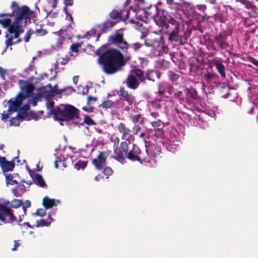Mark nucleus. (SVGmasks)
<instances>
[{
  "mask_svg": "<svg viewBox=\"0 0 258 258\" xmlns=\"http://www.w3.org/2000/svg\"><path fill=\"white\" fill-rule=\"evenodd\" d=\"M39 118V116L37 114V112H35L33 111H30L29 112V114L26 120H30L31 119H34L35 120H37Z\"/></svg>",
  "mask_w": 258,
  "mask_h": 258,
  "instance_id": "obj_52",
  "label": "nucleus"
},
{
  "mask_svg": "<svg viewBox=\"0 0 258 258\" xmlns=\"http://www.w3.org/2000/svg\"><path fill=\"white\" fill-rule=\"evenodd\" d=\"M121 11H118L116 10L113 9L109 14V16L113 20H116L121 17Z\"/></svg>",
  "mask_w": 258,
  "mask_h": 258,
  "instance_id": "obj_48",
  "label": "nucleus"
},
{
  "mask_svg": "<svg viewBox=\"0 0 258 258\" xmlns=\"http://www.w3.org/2000/svg\"><path fill=\"white\" fill-rule=\"evenodd\" d=\"M11 8V13L0 14V24L5 28L8 27L7 31L10 35L14 34L13 38H19L20 35L24 32L23 26L26 25L32 12L26 6L20 8L15 2L12 3Z\"/></svg>",
  "mask_w": 258,
  "mask_h": 258,
  "instance_id": "obj_1",
  "label": "nucleus"
},
{
  "mask_svg": "<svg viewBox=\"0 0 258 258\" xmlns=\"http://www.w3.org/2000/svg\"><path fill=\"white\" fill-rule=\"evenodd\" d=\"M151 124L153 129H158V128H162L163 127V122H162L159 119L157 121H152Z\"/></svg>",
  "mask_w": 258,
  "mask_h": 258,
  "instance_id": "obj_56",
  "label": "nucleus"
},
{
  "mask_svg": "<svg viewBox=\"0 0 258 258\" xmlns=\"http://www.w3.org/2000/svg\"><path fill=\"white\" fill-rule=\"evenodd\" d=\"M60 204V201L54 199H50L48 196H45L43 199L42 205L45 210L52 208Z\"/></svg>",
  "mask_w": 258,
  "mask_h": 258,
  "instance_id": "obj_25",
  "label": "nucleus"
},
{
  "mask_svg": "<svg viewBox=\"0 0 258 258\" xmlns=\"http://www.w3.org/2000/svg\"><path fill=\"white\" fill-rule=\"evenodd\" d=\"M125 83L128 88L133 90L137 89L140 85L139 82L133 74H130L127 76Z\"/></svg>",
  "mask_w": 258,
  "mask_h": 258,
  "instance_id": "obj_24",
  "label": "nucleus"
},
{
  "mask_svg": "<svg viewBox=\"0 0 258 258\" xmlns=\"http://www.w3.org/2000/svg\"><path fill=\"white\" fill-rule=\"evenodd\" d=\"M50 224V221H46L45 220L43 219H41L39 220H37L36 221V227H44V226H49Z\"/></svg>",
  "mask_w": 258,
  "mask_h": 258,
  "instance_id": "obj_47",
  "label": "nucleus"
},
{
  "mask_svg": "<svg viewBox=\"0 0 258 258\" xmlns=\"http://www.w3.org/2000/svg\"><path fill=\"white\" fill-rule=\"evenodd\" d=\"M121 17L123 21L126 22L129 18L130 12L127 10L123 9L121 10Z\"/></svg>",
  "mask_w": 258,
  "mask_h": 258,
  "instance_id": "obj_53",
  "label": "nucleus"
},
{
  "mask_svg": "<svg viewBox=\"0 0 258 258\" xmlns=\"http://www.w3.org/2000/svg\"><path fill=\"white\" fill-rule=\"evenodd\" d=\"M130 118L135 125L142 124L144 123V117L139 114L131 115Z\"/></svg>",
  "mask_w": 258,
  "mask_h": 258,
  "instance_id": "obj_36",
  "label": "nucleus"
},
{
  "mask_svg": "<svg viewBox=\"0 0 258 258\" xmlns=\"http://www.w3.org/2000/svg\"><path fill=\"white\" fill-rule=\"evenodd\" d=\"M26 187L23 184L18 183L17 186L13 188L12 191L16 197H21L22 195L25 192Z\"/></svg>",
  "mask_w": 258,
  "mask_h": 258,
  "instance_id": "obj_28",
  "label": "nucleus"
},
{
  "mask_svg": "<svg viewBox=\"0 0 258 258\" xmlns=\"http://www.w3.org/2000/svg\"><path fill=\"white\" fill-rule=\"evenodd\" d=\"M57 64H58V62H57V61H56V62L54 64V68H52L51 69H50L49 70L50 74L52 75V76L48 79L49 81L54 80L56 78V77L57 76V70L58 69Z\"/></svg>",
  "mask_w": 258,
  "mask_h": 258,
  "instance_id": "obj_41",
  "label": "nucleus"
},
{
  "mask_svg": "<svg viewBox=\"0 0 258 258\" xmlns=\"http://www.w3.org/2000/svg\"><path fill=\"white\" fill-rule=\"evenodd\" d=\"M6 38H7L5 44L6 46V48H8L9 46H11L14 44H16L22 41V39L21 38H18L17 41L15 42L13 41V36L10 35L8 33H7L5 35Z\"/></svg>",
  "mask_w": 258,
  "mask_h": 258,
  "instance_id": "obj_35",
  "label": "nucleus"
},
{
  "mask_svg": "<svg viewBox=\"0 0 258 258\" xmlns=\"http://www.w3.org/2000/svg\"><path fill=\"white\" fill-rule=\"evenodd\" d=\"M123 39L122 33H116L114 35H111L108 38V42L110 44H119L121 42Z\"/></svg>",
  "mask_w": 258,
  "mask_h": 258,
  "instance_id": "obj_30",
  "label": "nucleus"
},
{
  "mask_svg": "<svg viewBox=\"0 0 258 258\" xmlns=\"http://www.w3.org/2000/svg\"><path fill=\"white\" fill-rule=\"evenodd\" d=\"M203 113H205L211 117H213L216 116L215 110L214 109V108H213V109L206 108L203 111Z\"/></svg>",
  "mask_w": 258,
  "mask_h": 258,
  "instance_id": "obj_57",
  "label": "nucleus"
},
{
  "mask_svg": "<svg viewBox=\"0 0 258 258\" xmlns=\"http://www.w3.org/2000/svg\"><path fill=\"white\" fill-rule=\"evenodd\" d=\"M108 155V153L106 152H100L97 159L92 160V163L97 169L101 171L102 170L103 167L106 165V159Z\"/></svg>",
  "mask_w": 258,
  "mask_h": 258,
  "instance_id": "obj_17",
  "label": "nucleus"
},
{
  "mask_svg": "<svg viewBox=\"0 0 258 258\" xmlns=\"http://www.w3.org/2000/svg\"><path fill=\"white\" fill-rule=\"evenodd\" d=\"M15 165L14 160L9 161L5 157L0 156V166L4 174L7 172L13 170Z\"/></svg>",
  "mask_w": 258,
  "mask_h": 258,
  "instance_id": "obj_20",
  "label": "nucleus"
},
{
  "mask_svg": "<svg viewBox=\"0 0 258 258\" xmlns=\"http://www.w3.org/2000/svg\"><path fill=\"white\" fill-rule=\"evenodd\" d=\"M179 24L177 22L171 24L162 31L168 36L169 41L174 42L175 45H181L185 41L184 34L179 30Z\"/></svg>",
  "mask_w": 258,
  "mask_h": 258,
  "instance_id": "obj_9",
  "label": "nucleus"
},
{
  "mask_svg": "<svg viewBox=\"0 0 258 258\" xmlns=\"http://www.w3.org/2000/svg\"><path fill=\"white\" fill-rule=\"evenodd\" d=\"M42 95L46 98L58 95L60 97L62 96H68L76 91L72 87H65L62 89L55 90L52 88L50 84H48L45 86H42L39 89Z\"/></svg>",
  "mask_w": 258,
  "mask_h": 258,
  "instance_id": "obj_11",
  "label": "nucleus"
},
{
  "mask_svg": "<svg viewBox=\"0 0 258 258\" xmlns=\"http://www.w3.org/2000/svg\"><path fill=\"white\" fill-rule=\"evenodd\" d=\"M171 87L166 82H161L158 84V93L160 95L168 97L171 94Z\"/></svg>",
  "mask_w": 258,
  "mask_h": 258,
  "instance_id": "obj_23",
  "label": "nucleus"
},
{
  "mask_svg": "<svg viewBox=\"0 0 258 258\" xmlns=\"http://www.w3.org/2000/svg\"><path fill=\"white\" fill-rule=\"evenodd\" d=\"M116 24V22L107 20L102 24L96 25L90 31L85 33L84 38L89 39L91 37H96V41H98L102 33H106L109 29L113 27Z\"/></svg>",
  "mask_w": 258,
  "mask_h": 258,
  "instance_id": "obj_10",
  "label": "nucleus"
},
{
  "mask_svg": "<svg viewBox=\"0 0 258 258\" xmlns=\"http://www.w3.org/2000/svg\"><path fill=\"white\" fill-rule=\"evenodd\" d=\"M152 10L154 11L156 13L151 16V18L153 19L157 26L161 28L162 31L166 29V27H168L170 24L177 22L164 10L158 9L157 7H153Z\"/></svg>",
  "mask_w": 258,
  "mask_h": 258,
  "instance_id": "obj_8",
  "label": "nucleus"
},
{
  "mask_svg": "<svg viewBox=\"0 0 258 258\" xmlns=\"http://www.w3.org/2000/svg\"><path fill=\"white\" fill-rule=\"evenodd\" d=\"M62 31H63L62 29H60L59 31L54 32L55 34H58V37L57 38V42H56V47L58 48V49H59L60 48L61 45L62 44V41L64 39V38L63 36L59 35V33L60 32H62Z\"/></svg>",
  "mask_w": 258,
  "mask_h": 258,
  "instance_id": "obj_45",
  "label": "nucleus"
},
{
  "mask_svg": "<svg viewBox=\"0 0 258 258\" xmlns=\"http://www.w3.org/2000/svg\"><path fill=\"white\" fill-rule=\"evenodd\" d=\"M16 219L12 209L0 203V221L5 224H12Z\"/></svg>",
  "mask_w": 258,
  "mask_h": 258,
  "instance_id": "obj_14",
  "label": "nucleus"
},
{
  "mask_svg": "<svg viewBox=\"0 0 258 258\" xmlns=\"http://www.w3.org/2000/svg\"><path fill=\"white\" fill-rule=\"evenodd\" d=\"M33 181L35 184L41 187L47 188V186L43 179L42 176L39 173L36 174V177H35V179Z\"/></svg>",
  "mask_w": 258,
  "mask_h": 258,
  "instance_id": "obj_34",
  "label": "nucleus"
},
{
  "mask_svg": "<svg viewBox=\"0 0 258 258\" xmlns=\"http://www.w3.org/2000/svg\"><path fill=\"white\" fill-rule=\"evenodd\" d=\"M174 97L175 98L180 100L181 103L184 104L185 103V96L183 95V92L178 91L174 94Z\"/></svg>",
  "mask_w": 258,
  "mask_h": 258,
  "instance_id": "obj_51",
  "label": "nucleus"
},
{
  "mask_svg": "<svg viewBox=\"0 0 258 258\" xmlns=\"http://www.w3.org/2000/svg\"><path fill=\"white\" fill-rule=\"evenodd\" d=\"M150 113L151 116H152L153 118H157L159 116L160 114L163 113L162 112H160L158 110H153L152 108H150Z\"/></svg>",
  "mask_w": 258,
  "mask_h": 258,
  "instance_id": "obj_58",
  "label": "nucleus"
},
{
  "mask_svg": "<svg viewBox=\"0 0 258 258\" xmlns=\"http://www.w3.org/2000/svg\"><path fill=\"white\" fill-rule=\"evenodd\" d=\"M82 109L84 111H86L88 113H91V112H93L94 111V107L93 106H90L89 104V105H87V106H84L82 108Z\"/></svg>",
  "mask_w": 258,
  "mask_h": 258,
  "instance_id": "obj_63",
  "label": "nucleus"
},
{
  "mask_svg": "<svg viewBox=\"0 0 258 258\" xmlns=\"http://www.w3.org/2000/svg\"><path fill=\"white\" fill-rule=\"evenodd\" d=\"M120 93L119 94V92L117 91H112L111 94H108V96H115V95H118L119 96V98H123L125 96H126L127 95H129L128 92L126 91H125L123 88H121L120 90Z\"/></svg>",
  "mask_w": 258,
  "mask_h": 258,
  "instance_id": "obj_39",
  "label": "nucleus"
},
{
  "mask_svg": "<svg viewBox=\"0 0 258 258\" xmlns=\"http://www.w3.org/2000/svg\"><path fill=\"white\" fill-rule=\"evenodd\" d=\"M218 77V76L212 71H207V73H204L203 75V78L207 83H210Z\"/></svg>",
  "mask_w": 258,
  "mask_h": 258,
  "instance_id": "obj_33",
  "label": "nucleus"
},
{
  "mask_svg": "<svg viewBox=\"0 0 258 258\" xmlns=\"http://www.w3.org/2000/svg\"><path fill=\"white\" fill-rule=\"evenodd\" d=\"M227 36V33L224 31L214 36V43L216 45L214 46V50L219 51L226 48L228 45Z\"/></svg>",
  "mask_w": 258,
  "mask_h": 258,
  "instance_id": "obj_15",
  "label": "nucleus"
},
{
  "mask_svg": "<svg viewBox=\"0 0 258 258\" xmlns=\"http://www.w3.org/2000/svg\"><path fill=\"white\" fill-rule=\"evenodd\" d=\"M35 89V87L34 83L28 82V86H27V89H26L25 93L23 92L22 91L19 92L22 93V95L20 96V97H21V98L23 96H26V98L32 96L34 94L33 93V91H34Z\"/></svg>",
  "mask_w": 258,
  "mask_h": 258,
  "instance_id": "obj_32",
  "label": "nucleus"
},
{
  "mask_svg": "<svg viewBox=\"0 0 258 258\" xmlns=\"http://www.w3.org/2000/svg\"><path fill=\"white\" fill-rule=\"evenodd\" d=\"M213 63L215 66L221 76L223 78L226 77L225 67L219 59H214Z\"/></svg>",
  "mask_w": 258,
  "mask_h": 258,
  "instance_id": "obj_29",
  "label": "nucleus"
},
{
  "mask_svg": "<svg viewBox=\"0 0 258 258\" xmlns=\"http://www.w3.org/2000/svg\"><path fill=\"white\" fill-rule=\"evenodd\" d=\"M181 2L180 6L183 14L184 17L187 19L186 22H191L193 20L199 18L200 14L197 13L196 8L194 5L184 0H181Z\"/></svg>",
  "mask_w": 258,
  "mask_h": 258,
  "instance_id": "obj_13",
  "label": "nucleus"
},
{
  "mask_svg": "<svg viewBox=\"0 0 258 258\" xmlns=\"http://www.w3.org/2000/svg\"><path fill=\"white\" fill-rule=\"evenodd\" d=\"M22 93H19L14 98H11L8 102L9 107L7 111H4L2 115V120L4 122L8 121V119L12 112H17V117H20L21 121L27 120L29 113L27 111L29 109V104H26L22 106L23 101L26 98V96H20Z\"/></svg>",
  "mask_w": 258,
  "mask_h": 258,
  "instance_id": "obj_6",
  "label": "nucleus"
},
{
  "mask_svg": "<svg viewBox=\"0 0 258 258\" xmlns=\"http://www.w3.org/2000/svg\"><path fill=\"white\" fill-rule=\"evenodd\" d=\"M87 161H83L80 160L75 164L74 167L77 170H84L87 166Z\"/></svg>",
  "mask_w": 258,
  "mask_h": 258,
  "instance_id": "obj_40",
  "label": "nucleus"
},
{
  "mask_svg": "<svg viewBox=\"0 0 258 258\" xmlns=\"http://www.w3.org/2000/svg\"><path fill=\"white\" fill-rule=\"evenodd\" d=\"M95 54L98 56V63L102 66L103 71L107 74L115 73L125 64L123 54L119 50L106 49L104 45L96 50Z\"/></svg>",
  "mask_w": 258,
  "mask_h": 258,
  "instance_id": "obj_3",
  "label": "nucleus"
},
{
  "mask_svg": "<svg viewBox=\"0 0 258 258\" xmlns=\"http://www.w3.org/2000/svg\"><path fill=\"white\" fill-rule=\"evenodd\" d=\"M22 121L20 120V117H17V115L16 116L12 117L10 120L9 126H18L20 124V122Z\"/></svg>",
  "mask_w": 258,
  "mask_h": 258,
  "instance_id": "obj_49",
  "label": "nucleus"
},
{
  "mask_svg": "<svg viewBox=\"0 0 258 258\" xmlns=\"http://www.w3.org/2000/svg\"><path fill=\"white\" fill-rule=\"evenodd\" d=\"M161 73L158 70H148L146 72V80L154 82V78L156 77L159 79L161 77Z\"/></svg>",
  "mask_w": 258,
  "mask_h": 258,
  "instance_id": "obj_26",
  "label": "nucleus"
},
{
  "mask_svg": "<svg viewBox=\"0 0 258 258\" xmlns=\"http://www.w3.org/2000/svg\"><path fill=\"white\" fill-rule=\"evenodd\" d=\"M102 170L103 173L105 175L107 176L106 177V178H108V176H110L112 174V172H113L112 169L108 166H105L103 167V169Z\"/></svg>",
  "mask_w": 258,
  "mask_h": 258,
  "instance_id": "obj_55",
  "label": "nucleus"
},
{
  "mask_svg": "<svg viewBox=\"0 0 258 258\" xmlns=\"http://www.w3.org/2000/svg\"><path fill=\"white\" fill-rule=\"evenodd\" d=\"M118 130L120 133L124 131L125 130H128L125 127V125L122 122H121L118 125Z\"/></svg>",
  "mask_w": 258,
  "mask_h": 258,
  "instance_id": "obj_64",
  "label": "nucleus"
},
{
  "mask_svg": "<svg viewBox=\"0 0 258 258\" xmlns=\"http://www.w3.org/2000/svg\"><path fill=\"white\" fill-rule=\"evenodd\" d=\"M80 120H79V123L76 125V126L80 127L81 126L84 125V124H87L88 125L96 124L95 121L89 116L86 115L84 116V121L82 122H80Z\"/></svg>",
  "mask_w": 258,
  "mask_h": 258,
  "instance_id": "obj_37",
  "label": "nucleus"
},
{
  "mask_svg": "<svg viewBox=\"0 0 258 258\" xmlns=\"http://www.w3.org/2000/svg\"><path fill=\"white\" fill-rule=\"evenodd\" d=\"M184 93L185 96V102L188 104L194 103V101L197 100L199 98L197 91L195 88L192 87L186 89Z\"/></svg>",
  "mask_w": 258,
  "mask_h": 258,
  "instance_id": "obj_19",
  "label": "nucleus"
},
{
  "mask_svg": "<svg viewBox=\"0 0 258 258\" xmlns=\"http://www.w3.org/2000/svg\"><path fill=\"white\" fill-rule=\"evenodd\" d=\"M166 136L167 140L169 142L178 143L179 135L177 129L174 127H168L166 129Z\"/></svg>",
  "mask_w": 258,
  "mask_h": 258,
  "instance_id": "obj_21",
  "label": "nucleus"
},
{
  "mask_svg": "<svg viewBox=\"0 0 258 258\" xmlns=\"http://www.w3.org/2000/svg\"><path fill=\"white\" fill-rule=\"evenodd\" d=\"M47 98V101L46 102V106L47 108L48 109H49V111L50 110L55 109L54 108V101H52V100H49L48 99V98Z\"/></svg>",
  "mask_w": 258,
  "mask_h": 258,
  "instance_id": "obj_60",
  "label": "nucleus"
},
{
  "mask_svg": "<svg viewBox=\"0 0 258 258\" xmlns=\"http://www.w3.org/2000/svg\"><path fill=\"white\" fill-rule=\"evenodd\" d=\"M96 146H93L92 145H89V144H87L86 145V149H80V151L81 152H85L86 155L88 156V157L90 156V155L93 152V151L94 150L95 147Z\"/></svg>",
  "mask_w": 258,
  "mask_h": 258,
  "instance_id": "obj_43",
  "label": "nucleus"
},
{
  "mask_svg": "<svg viewBox=\"0 0 258 258\" xmlns=\"http://www.w3.org/2000/svg\"><path fill=\"white\" fill-rule=\"evenodd\" d=\"M133 139L134 137L133 135H129L125 141L122 142L120 143L119 148H116L114 150L115 155L111 156V157L123 163L125 160V157H127V154L132 146L130 142Z\"/></svg>",
  "mask_w": 258,
  "mask_h": 258,
  "instance_id": "obj_12",
  "label": "nucleus"
},
{
  "mask_svg": "<svg viewBox=\"0 0 258 258\" xmlns=\"http://www.w3.org/2000/svg\"><path fill=\"white\" fill-rule=\"evenodd\" d=\"M46 210L43 209H38L35 213H33L32 215H37L40 217H44L46 215Z\"/></svg>",
  "mask_w": 258,
  "mask_h": 258,
  "instance_id": "obj_59",
  "label": "nucleus"
},
{
  "mask_svg": "<svg viewBox=\"0 0 258 258\" xmlns=\"http://www.w3.org/2000/svg\"><path fill=\"white\" fill-rule=\"evenodd\" d=\"M121 103V102L120 101L117 102V100H107L106 101H104L103 102H102L99 105V107H101L105 109H120L119 106H122Z\"/></svg>",
  "mask_w": 258,
  "mask_h": 258,
  "instance_id": "obj_22",
  "label": "nucleus"
},
{
  "mask_svg": "<svg viewBox=\"0 0 258 258\" xmlns=\"http://www.w3.org/2000/svg\"><path fill=\"white\" fill-rule=\"evenodd\" d=\"M28 81H24L23 80H20L19 81V84L21 91L25 93L26 89H27V86H28Z\"/></svg>",
  "mask_w": 258,
  "mask_h": 258,
  "instance_id": "obj_54",
  "label": "nucleus"
},
{
  "mask_svg": "<svg viewBox=\"0 0 258 258\" xmlns=\"http://www.w3.org/2000/svg\"><path fill=\"white\" fill-rule=\"evenodd\" d=\"M117 102H121V106H119L120 109H124L125 111L130 110L132 107V105L135 101L134 97L131 94H129L123 98H120L119 99H117Z\"/></svg>",
  "mask_w": 258,
  "mask_h": 258,
  "instance_id": "obj_18",
  "label": "nucleus"
},
{
  "mask_svg": "<svg viewBox=\"0 0 258 258\" xmlns=\"http://www.w3.org/2000/svg\"><path fill=\"white\" fill-rule=\"evenodd\" d=\"M178 146V143L165 141L164 143V147L162 148V150L165 149L167 151L174 153L176 151Z\"/></svg>",
  "mask_w": 258,
  "mask_h": 258,
  "instance_id": "obj_31",
  "label": "nucleus"
},
{
  "mask_svg": "<svg viewBox=\"0 0 258 258\" xmlns=\"http://www.w3.org/2000/svg\"><path fill=\"white\" fill-rule=\"evenodd\" d=\"M6 184L8 186L9 184L14 185L18 184V182L16 179H14V176L12 175V174L5 173Z\"/></svg>",
  "mask_w": 258,
  "mask_h": 258,
  "instance_id": "obj_38",
  "label": "nucleus"
},
{
  "mask_svg": "<svg viewBox=\"0 0 258 258\" xmlns=\"http://www.w3.org/2000/svg\"><path fill=\"white\" fill-rule=\"evenodd\" d=\"M145 156L144 153L141 152L140 148L135 144H132L131 147L127 154V158L132 161H139L142 164H152L156 163L155 158L156 156H152L148 154L146 151Z\"/></svg>",
  "mask_w": 258,
  "mask_h": 258,
  "instance_id": "obj_7",
  "label": "nucleus"
},
{
  "mask_svg": "<svg viewBox=\"0 0 258 258\" xmlns=\"http://www.w3.org/2000/svg\"><path fill=\"white\" fill-rule=\"evenodd\" d=\"M59 162L61 164V167L62 168H66L67 165L65 163V158H63V160L60 159L58 156H56L55 160L54 161V166L56 168H58V163Z\"/></svg>",
  "mask_w": 258,
  "mask_h": 258,
  "instance_id": "obj_50",
  "label": "nucleus"
},
{
  "mask_svg": "<svg viewBox=\"0 0 258 258\" xmlns=\"http://www.w3.org/2000/svg\"><path fill=\"white\" fill-rule=\"evenodd\" d=\"M166 130L162 128L149 129L146 133L140 134V137L143 138L148 154L152 156H160L162 152L164 143L167 140Z\"/></svg>",
  "mask_w": 258,
  "mask_h": 258,
  "instance_id": "obj_4",
  "label": "nucleus"
},
{
  "mask_svg": "<svg viewBox=\"0 0 258 258\" xmlns=\"http://www.w3.org/2000/svg\"><path fill=\"white\" fill-rule=\"evenodd\" d=\"M151 108L158 110L165 114L167 117L178 115L180 119L188 126H199L204 128L207 125V121L201 115L192 113L189 114L185 112L178 113L176 107L171 105V102L160 98L156 99L151 102Z\"/></svg>",
  "mask_w": 258,
  "mask_h": 258,
  "instance_id": "obj_2",
  "label": "nucleus"
},
{
  "mask_svg": "<svg viewBox=\"0 0 258 258\" xmlns=\"http://www.w3.org/2000/svg\"><path fill=\"white\" fill-rule=\"evenodd\" d=\"M81 46V45L79 43H76L73 44L71 46V50L72 51L74 52H78L79 51V48Z\"/></svg>",
  "mask_w": 258,
  "mask_h": 258,
  "instance_id": "obj_61",
  "label": "nucleus"
},
{
  "mask_svg": "<svg viewBox=\"0 0 258 258\" xmlns=\"http://www.w3.org/2000/svg\"><path fill=\"white\" fill-rule=\"evenodd\" d=\"M117 45L118 47L121 49L124 52H127V50L129 49L130 44H128L125 40H124V39L121 41V42L117 44Z\"/></svg>",
  "mask_w": 258,
  "mask_h": 258,
  "instance_id": "obj_46",
  "label": "nucleus"
},
{
  "mask_svg": "<svg viewBox=\"0 0 258 258\" xmlns=\"http://www.w3.org/2000/svg\"><path fill=\"white\" fill-rule=\"evenodd\" d=\"M132 73L136 77L139 83L144 84H146V74L144 72L139 69H136L131 71Z\"/></svg>",
  "mask_w": 258,
  "mask_h": 258,
  "instance_id": "obj_27",
  "label": "nucleus"
},
{
  "mask_svg": "<svg viewBox=\"0 0 258 258\" xmlns=\"http://www.w3.org/2000/svg\"><path fill=\"white\" fill-rule=\"evenodd\" d=\"M223 98L228 99L230 101H235L238 97V93L233 89H230L228 86L222 87L221 90Z\"/></svg>",
  "mask_w": 258,
  "mask_h": 258,
  "instance_id": "obj_16",
  "label": "nucleus"
},
{
  "mask_svg": "<svg viewBox=\"0 0 258 258\" xmlns=\"http://www.w3.org/2000/svg\"><path fill=\"white\" fill-rule=\"evenodd\" d=\"M23 205V201L19 199H14L11 202V209H18Z\"/></svg>",
  "mask_w": 258,
  "mask_h": 258,
  "instance_id": "obj_42",
  "label": "nucleus"
},
{
  "mask_svg": "<svg viewBox=\"0 0 258 258\" xmlns=\"http://www.w3.org/2000/svg\"><path fill=\"white\" fill-rule=\"evenodd\" d=\"M144 44L140 42H136L130 44L129 49L133 50L135 52H138L143 46Z\"/></svg>",
  "mask_w": 258,
  "mask_h": 258,
  "instance_id": "obj_44",
  "label": "nucleus"
},
{
  "mask_svg": "<svg viewBox=\"0 0 258 258\" xmlns=\"http://www.w3.org/2000/svg\"><path fill=\"white\" fill-rule=\"evenodd\" d=\"M48 115H53L54 120H66V125L70 128L76 127L79 123V110L74 106L70 104H60L55 109L50 110Z\"/></svg>",
  "mask_w": 258,
  "mask_h": 258,
  "instance_id": "obj_5",
  "label": "nucleus"
},
{
  "mask_svg": "<svg viewBox=\"0 0 258 258\" xmlns=\"http://www.w3.org/2000/svg\"><path fill=\"white\" fill-rule=\"evenodd\" d=\"M33 30H32L31 29H30L28 30V31L25 34V37H24V41L26 42H28L29 41V40L31 38V36L33 34Z\"/></svg>",
  "mask_w": 258,
  "mask_h": 258,
  "instance_id": "obj_62",
  "label": "nucleus"
}]
</instances>
